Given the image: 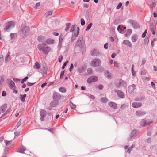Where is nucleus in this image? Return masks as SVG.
<instances>
[{
  "instance_id": "nucleus-1",
  "label": "nucleus",
  "mask_w": 157,
  "mask_h": 157,
  "mask_svg": "<svg viewBox=\"0 0 157 157\" xmlns=\"http://www.w3.org/2000/svg\"><path fill=\"white\" fill-rule=\"evenodd\" d=\"M37 47L39 50L42 51L46 54H47L50 52L51 49V48L47 46L45 43L39 44Z\"/></svg>"
},
{
  "instance_id": "nucleus-2",
  "label": "nucleus",
  "mask_w": 157,
  "mask_h": 157,
  "mask_svg": "<svg viewBox=\"0 0 157 157\" xmlns=\"http://www.w3.org/2000/svg\"><path fill=\"white\" fill-rule=\"evenodd\" d=\"M29 28L28 26H22L21 27L20 34L23 37H26L29 34Z\"/></svg>"
},
{
  "instance_id": "nucleus-3",
  "label": "nucleus",
  "mask_w": 157,
  "mask_h": 157,
  "mask_svg": "<svg viewBox=\"0 0 157 157\" xmlns=\"http://www.w3.org/2000/svg\"><path fill=\"white\" fill-rule=\"evenodd\" d=\"M15 26V23L12 21L7 22L5 25V31H10L11 29L13 28Z\"/></svg>"
},
{
  "instance_id": "nucleus-4",
  "label": "nucleus",
  "mask_w": 157,
  "mask_h": 157,
  "mask_svg": "<svg viewBox=\"0 0 157 157\" xmlns=\"http://www.w3.org/2000/svg\"><path fill=\"white\" fill-rule=\"evenodd\" d=\"M138 133V131L136 130H132L130 134L129 137L128 139V141L132 140L137 136Z\"/></svg>"
},
{
  "instance_id": "nucleus-5",
  "label": "nucleus",
  "mask_w": 157,
  "mask_h": 157,
  "mask_svg": "<svg viewBox=\"0 0 157 157\" xmlns=\"http://www.w3.org/2000/svg\"><path fill=\"white\" fill-rule=\"evenodd\" d=\"M101 63L100 60L98 59H94L91 62L90 65L93 67H98Z\"/></svg>"
},
{
  "instance_id": "nucleus-6",
  "label": "nucleus",
  "mask_w": 157,
  "mask_h": 157,
  "mask_svg": "<svg viewBox=\"0 0 157 157\" xmlns=\"http://www.w3.org/2000/svg\"><path fill=\"white\" fill-rule=\"evenodd\" d=\"M7 80L10 88L12 90H14L15 88V84L14 82L10 78H7Z\"/></svg>"
},
{
  "instance_id": "nucleus-7",
  "label": "nucleus",
  "mask_w": 157,
  "mask_h": 157,
  "mask_svg": "<svg viewBox=\"0 0 157 157\" xmlns=\"http://www.w3.org/2000/svg\"><path fill=\"white\" fill-rule=\"evenodd\" d=\"M40 120L41 121L44 120V117L47 115V112L44 109H41L40 111Z\"/></svg>"
},
{
  "instance_id": "nucleus-8",
  "label": "nucleus",
  "mask_w": 157,
  "mask_h": 157,
  "mask_svg": "<svg viewBox=\"0 0 157 157\" xmlns=\"http://www.w3.org/2000/svg\"><path fill=\"white\" fill-rule=\"evenodd\" d=\"M128 23L130 24L134 29H137L140 27L138 24L135 21L133 20H130L128 21Z\"/></svg>"
},
{
  "instance_id": "nucleus-9",
  "label": "nucleus",
  "mask_w": 157,
  "mask_h": 157,
  "mask_svg": "<svg viewBox=\"0 0 157 157\" xmlns=\"http://www.w3.org/2000/svg\"><path fill=\"white\" fill-rule=\"evenodd\" d=\"M114 91L117 93L118 96L121 98H123L125 97L124 94L121 91L118 90H114Z\"/></svg>"
},
{
  "instance_id": "nucleus-10",
  "label": "nucleus",
  "mask_w": 157,
  "mask_h": 157,
  "mask_svg": "<svg viewBox=\"0 0 157 157\" xmlns=\"http://www.w3.org/2000/svg\"><path fill=\"white\" fill-rule=\"evenodd\" d=\"M98 77L96 76H92L89 78L87 79V82L88 83H91L92 82H95L98 80Z\"/></svg>"
},
{
  "instance_id": "nucleus-11",
  "label": "nucleus",
  "mask_w": 157,
  "mask_h": 157,
  "mask_svg": "<svg viewBox=\"0 0 157 157\" xmlns=\"http://www.w3.org/2000/svg\"><path fill=\"white\" fill-rule=\"evenodd\" d=\"M53 98L54 99L59 100L61 99V96L59 93L55 92L53 94Z\"/></svg>"
},
{
  "instance_id": "nucleus-12",
  "label": "nucleus",
  "mask_w": 157,
  "mask_h": 157,
  "mask_svg": "<svg viewBox=\"0 0 157 157\" xmlns=\"http://www.w3.org/2000/svg\"><path fill=\"white\" fill-rule=\"evenodd\" d=\"M136 89V86L135 85L133 84L132 85H129L128 88V91L129 93H132Z\"/></svg>"
},
{
  "instance_id": "nucleus-13",
  "label": "nucleus",
  "mask_w": 157,
  "mask_h": 157,
  "mask_svg": "<svg viewBox=\"0 0 157 157\" xmlns=\"http://www.w3.org/2000/svg\"><path fill=\"white\" fill-rule=\"evenodd\" d=\"M126 83L125 82L122 80L119 81V84H117L116 85V86L117 87L119 88L122 86H125L126 85Z\"/></svg>"
},
{
  "instance_id": "nucleus-14",
  "label": "nucleus",
  "mask_w": 157,
  "mask_h": 157,
  "mask_svg": "<svg viewBox=\"0 0 157 157\" xmlns=\"http://www.w3.org/2000/svg\"><path fill=\"white\" fill-rule=\"evenodd\" d=\"M48 68L46 66H43L41 67L40 69V72L43 75L46 74L47 73Z\"/></svg>"
},
{
  "instance_id": "nucleus-15",
  "label": "nucleus",
  "mask_w": 157,
  "mask_h": 157,
  "mask_svg": "<svg viewBox=\"0 0 157 157\" xmlns=\"http://www.w3.org/2000/svg\"><path fill=\"white\" fill-rule=\"evenodd\" d=\"M122 44H124L131 48L132 47V44L131 42L127 40H124Z\"/></svg>"
},
{
  "instance_id": "nucleus-16",
  "label": "nucleus",
  "mask_w": 157,
  "mask_h": 157,
  "mask_svg": "<svg viewBox=\"0 0 157 157\" xmlns=\"http://www.w3.org/2000/svg\"><path fill=\"white\" fill-rule=\"evenodd\" d=\"M142 103L140 102H134L132 103V106L134 108H138L142 106Z\"/></svg>"
},
{
  "instance_id": "nucleus-17",
  "label": "nucleus",
  "mask_w": 157,
  "mask_h": 157,
  "mask_svg": "<svg viewBox=\"0 0 157 157\" xmlns=\"http://www.w3.org/2000/svg\"><path fill=\"white\" fill-rule=\"evenodd\" d=\"M91 54L92 56H96L99 55L100 52L99 50L94 49L92 52Z\"/></svg>"
},
{
  "instance_id": "nucleus-18",
  "label": "nucleus",
  "mask_w": 157,
  "mask_h": 157,
  "mask_svg": "<svg viewBox=\"0 0 157 157\" xmlns=\"http://www.w3.org/2000/svg\"><path fill=\"white\" fill-rule=\"evenodd\" d=\"M150 30L152 32L153 35H155V30L156 29V26L154 25H150Z\"/></svg>"
},
{
  "instance_id": "nucleus-19",
  "label": "nucleus",
  "mask_w": 157,
  "mask_h": 157,
  "mask_svg": "<svg viewBox=\"0 0 157 157\" xmlns=\"http://www.w3.org/2000/svg\"><path fill=\"white\" fill-rule=\"evenodd\" d=\"M146 113L145 111H137L136 113V115L138 116H141L143 115H145Z\"/></svg>"
},
{
  "instance_id": "nucleus-20",
  "label": "nucleus",
  "mask_w": 157,
  "mask_h": 157,
  "mask_svg": "<svg viewBox=\"0 0 157 157\" xmlns=\"http://www.w3.org/2000/svg\"><path fill=\"white\" fill-rule=\"evenodd\" d=\"M108 105L114 109H116L117 108V104L113 102H110L108 103Z\"/></svg>"
},
{
  "instance_id": "nucleus-21",
  "label": "nucleus",
  "mask_w": 157,
  "mask_h": 157,
  "mask_svg": "<svg viewBox=\"0 0 157 157\" xmlns=\"http://www.w3.org/2000/svg\"><path fill=\"white\" fill-rule=\"evenodd\" d=\"M7 107L6 104H5L0 107V112L4 113L6 110Z\"/></svg>"
},
{
  "instance_id": "nucleus-22",
  "label": "nucleus",
  "mask_w": 157,
  "mask_h": 157,
  "mask_svg": "<svg viewBox=\"0 0 157 157\" xmlns=\"http://www.w3.org/2000/svg\"><path fill=\"white\" fill-rule=\"evenodd\" d=\"M84 44V41H81L80 42H79L78 44H77V42L76 43L75 45V48H76L77 47H79L81 48H82V47L83 45Z\"/></svg>"
},
{
  "instance_id": "nucleus-23",
  "label": "nucleus",
  "mask_w": 157,
  "mask_h": 157,
  "mask_svg": "<svg viewBox=\"0 0 157 157\" xmlns=\"http://www.w3.org/2000/svg\"><path fill=\"white\" fill-rule=\"evenodd\" d=\"M25 150L26 148L25 147L22 145L21 147L19 148L18 152L19 153H24V151Z\"/></svg>"
},
{
  "instance_id": "nucleus-24",
  "label": "nucleus",
  "mask_w": 157,
  "mask_h": 157,
  "mask_svg": "<svg viewBox=\"0 0 157 157\" xmlns=\"http://www.w3.org/2000/svg\"><path fill=\"white\" fill-rule=\"evenodd\" d=\"M72 36H78L79 33V28L78 27L77 28V30L76 31L72 32Z\"/></svg>"
},
{
  "instance_id": "nucleus-25",
  "label": "nucleus",
  "mask_w": 157,
  "mask_h": 157,
  "mask_svg": "<svg viewBox=\"0 0 157 157\" xmlns=\"http://www.w3.org/2000/svg\"><path fill=\"white\" fill-rule=\"evenodd\" d=\"M149 124V123L147 124L146 121L144 119H142L140 123V125L142 126H145Z\"/></svg>"
},
{
  "instance_id": "nucleus-26",
  "label": "nucleus",
  "mask_w": 157,
  "mask_h": 157,
  "mask_svg": "<svg viewBox=\"0 0 157 157\" xmlns=\"http://www.w3.org/2000/svg\"><path fill=\"white\" fill-rule=\"evenodd\" d=\"M38 40L40 42H43L45 40V37L44 36H39L38 38Z\"/></svg>"
},
{
  "instance_id": "nucleus-27",
  "label": "nucleus",
  "mask_w": 157,
  "mask_h": 157,
  "mask_svg": "<svg viewBox=\"0 0 157 157\" xmlns=\"http://www.w3.org/2000/svg\"><path fill=\"white\" fill-rule=\"evenodd\" d=\"M105 76L108 78H110L111 77V76L109 74V71L108 70L104 72Z\"/></svg>"
},
{
  "instance_id": "nucleus-28",
  "label": "nucleus",
  "mask_w": 157,
  "mask_h": 157,
  "mask_svg": "<svg viewBox=\"0 0 157 157\" xmlns=\"http://www.w3.org/2000/svg\"><path fill=\"white\" fill-rule=\"evenodd\" d=\"M137 35L135 34L132 35L131 37L132 41L133 42H136L137 40Z\"/></svg>"
},
{
  "instance_id": "nucleus-29",
  "label": "nucleus",
  "mask_w": 157,
  "mask_h": 157,
  "mask_svg": "<svg viewBox=\"0 0 157 157\" xmlns=\"http://www.w3.org/2000/svg\"><path fill=\"white\" fill-rule=\"evenodd\" d=\"M26 96L27 95L26 94H25L24 95L21 94L20 95V98L22 102H24L25 101V97H26Z\"/></svg>"
},
{
  "instance_id": "nucleus-30",
  "label": "nucleus",
  "mask_w": 157,
  "mask_h": 157,
  "mask_svg": "<svg viewBox=\"0 0 157 157\" xmlns=\"http://www.w3.org/2000/svg\"><path fill=\"white\" fill-rule=\"evenodd\" d=\"M54 42V41L53 39L50 38L48 39L46 41V42L48 44H53Z\"/></svg>"
},
{
  "instance_id": "nucleus-31",
  "label": "nucleus",
  "mask_w": 157,
  "mask_h": 157,
  "mask_svg": "<svg viewBox=\"0 0 157 157\" xmlns=\"http://www.w3.org/2000/svg\"><path fill=\"white\" fill-rule=\"evenodd\" d=\"M33 67L35 69H39L40 68V65L39 63L37 62H36L33 66Z\"/></svg>"
},
{
  "instance_id": "nucleus-32",
  "label": "nucleus",
  "mask_w": 157,
  "mask_h": 157,
  "mask_svg": "<svg viewBox=\"0 0 157 157\" xmlns=\"http://www.w3.org/2000/svg\"><path fill=\"white\" fill-rule=\"evenodd\" d=\"M108 99L106 97H102L101 98V101L103 103H106L108 101Z\"/></svg>"
},
{
  "instance_id": "nucleus-33",
  "label": "nucleus",
  "mask_w": 157,
  "mask_h": 157,
  "mask_svg": "<svg viewBox=\"0 0 157 157\" xmlns=\"http://www.w3.org/2000/svg\"><path fill=\"white\" fill-rule=\"evenodd\" d=\"M135 146V144H133L132 146L129 147L128 150H127V152L130 153L132 149Z\"/></svg>"
},
{
  "instance_id": "nucleus-34",
  "label": "nucleus",
  "mask_w": 157,
  "mask_h": 157,
  "mask_svg": "<svg viewBox=\"0 0 157 157\" xmlns=\"http://www.w3.org/2000/svg\"><path fill=\"white\" fill-rule=\"evenodd\" d=\"M59 90L62 93H65L66 91V89L63 87H61L59 88Z\"/></svg>"
},
{
  "instance_id": "nucleus-35",
  "label": "nucleus",
  "mask_w": 157,
  "mask_h": 157,
  "mask_svg": "<svg viewBox=\"0 0 157 157\" xmlns=\"http://www.w3.org/2000/svg\"><path fill=\"white\" fill-rule=\"evenodd\" d=\"M81 41H84L83 40V36L82 35L80 36H79L78 38L77 41V44H78L79 42H80Z\"/></svg>"
},
{
  "instance_id": "nucleus-36",
  "label": "nucleus",
  "mask_w": 157,
  "mask_h": 157,
  "mask_svg": "<svg viewBox=\"0 0 157 157\" xmlns=\"http://www.w3.org/2000/svg\"><path fill=\"white\" fill-rule=\"evenodd\" d=\"M70 105L72 109H75L76 108V106L75 105L73 104L72 102H70Z\"/></svg>"
},
{
  "instance_id": "nucleus-37",
  "label": "nucleus",
  "mask_w": 157,
  "mask_h": 157,
  "mask_svg": "<svg viewBox=\"0 0 157 157\" xmlns=\"http://www.w3.org/2000/svg\"><path fill=\"white\" fill-rule=\"evenodd\" d=\"M75 29L76 28H75V25H72L71 28L70 32H73L76 31V30Z\"/></svg>"
},
{
  "instance_id": "nucleus-38",
  "label": "nucleus",
  "mask_w": 157,
  "mask_h": 157,
  "mask_svg": "<svg viewBox=\"0 0 157 157\" xmlns=\"http://www.w3.org/2000/svg\"><path fill=\"white\" fill-rule=\"evenodd\" d=\"M93 25V24L92 23H90L87 26L86 29V31H88L91 27V26H92Z\"/></svg>"
},
{
  "instance_id": "nucleus-39",
  "label": "nucleus",
  "mask_w": 157,
  "mask_h": 157,
  "mask_svg": "<svg viewBox=\"0 0 157 157\" xmlns=\"http://www.w3.org/2000/svg\"><path fill=\"white\" fill-rule=\"evenodd\" d=\"M71 25V24L70 23H68L66 24V27L65 29V30L66 32H67L68 30V29H69Z\"/></svg>"
},
{
  "instance_id": "nucleus-40",
  "label": "nucleus",
  "mask_w": 157,
  "mask_h": 157,
  "mask_svg": "<svg viewBox=\"0 0 157 157\" xmlns=\"http://www.w3.org/2000/svg\"><path fill=\"white\" fill-rule=\"evenodd\" d=\"M128 105V103H125L121 105V108L122 109H125L126 108Z\"/></svg>"
},
{
  "instance_id": "nucleus-41",
  "label": "nucleus",
  "mask_w": 157,
  "mask_h": 157,
  "mask_svg": "<svg viewBox=\"0 0 157 157\" xmlns=\"http://www.w3.org/2000/svg\"><path fill=\"white\" fill-rule=\"evenodd\" d=\"M50 105L52 107H55L56 105V101H52L50 104Z\"/></svg>"
},
{
  "instance_id": "nucleus-42",
  "label": "nucleus",
  "mask_w": 157,
  "mask_h": 157,
  "mask_svg": "<svg viewBox=\"0 0 157 157\" xmlns=\"http://www.w3.org/2000/svg\"><path fill=\"white\" fill-rule=\"evenodd\" d=\"M149 38L146 37L144 40V44L145 45H147L149 41Z\"/></svg>"
},
{
  "instance_id": "nucleus-43",
  "label": "nucleus",
  "mask_w": 157,
  "mask_h": 157,
  "mask_svg": "<svg viewBox=\"0 0 157 157\" xmlns=\"http://www.w3.org/2000/svg\"><path fill=\"white\" fill-rule=\"evenodd\" d=\"M87 71L89 74H91L92 73L93 70L91 68H88L87 69Z\"/></svg>"
},
{
  "instance_id": "nucleus-44",
  "label": "nucleus",
  "mask_w": 157,
  "mask_h": 157,
  "mask_svg": "<svg viewBox=\"0 0 157 157\" xmlns=\"http://www.w3.org/2000/svg\"><path fill=\"white\" fill-rule=\"evenodd\" d=\"M134 65H132V75H134V74H135V71L134 69Z\"/></svg>"
},
{
  "instance_id": "nucleus-45",
  "label": "nucleus",
  "mask_w": 157,
  "mask_h": 157,
  "mask_svg": "<svg viewBox=\"0 0 157 157\" xmlns=\"http://www.w3.org/2000/svg\"><path fill=\"white\" fill-rule=\"evenodd\" d=\"M85 23V20L84 19L81 18V24L82 26H83Z\"/></svg>"
},
{
  "instance_id": "nucleus-46",
  "label": "nucleus",
  "mask_w": 157,
  "mask_h": 157,
  "mask_svg": "<svg viewBox=\"0 0 157 157\" xmlns=\"http://www.w3.org/2000/svg\"><path fill=\"white\" fill-rule=\"evenodd\" d=\"M28 78V77L27 76L25 77V78H23L21 81V83L22 84H23L24 82H25Z\"/></svg>"
},
{
  "instance_id": "nucleus-47",
  "label": "nucleus",
  "mask_w": 157,
  "mask_h": 157,
  "mask_svg": "<svg viewBox=\"0 0 157 157\" xmlns=\"http://www.w3.org/2000/svg\"><path fill=\"white\" fill-rule=\"evenodd\" d=\"M21 119H20L19 121L17 123L16 126V128H17L18 127H19V126L21 125Z\"/></svg>"
},
{
  "instance_id": "nucleus-48",
  "label": "nucleus",
  "mask_w": 157,
  "mask_h": 157,
  "mask_svg": "<svg viewBox=\"0 0 157 157\" xmlns=\"http://www.w3.org/2000/svg\"><path fill=\"white\" fill-rule=\"evenodd\" d=\"M68 63V61H66L64 63L63 66L62 67V69H63L65 68V66H66V65Z\"/></svg>"
},
{
  "instance_id": "nucleus-49",
  "label": "nucleus",
  "mask_w": 157,
  "mask_h": 157,
  "mask_svg": "<svg viewBox=\"0 0 157 157\" xmlns=\"http://www.w3.org/2000/svg\"><path fill=\"white\" fill-rule=\"evenodd\" d=\"M84 69L82 67L78 68V71L80 73H82Z\"/></svg>"
},
{
  "instance_id": "nucleus-50",
  "label": "nucleus",
  "mask_w": 157,
  "mask_h": 157,
  "mask_svg": "<svg viewBox=\"0 0 157 157\" xmlns=\"http://www.w3.org/2000/svg\"><path fill=\"white\" fill-rule=\"evenodd\" d=\"M64 74V71H62L61 73H60V78L61 79H62L63 77V76Z\"/></svg>"
},
{
  "instance_id": "nucleus-51",
  "label": "nucleus",
  "mask_w": 157,
  "mask_h": 157,
  "mask_svg": "<svg viewBox=\"0 0 157 157\" xmlns=\"http://www.w3.org/2000/svg\"><path fill=\"white\" fill-rule=\"evenodd\" d=\"M147 30H146L143 33L142 35V38H144L146 36V34L147 33Z\"/></svg>"
},
{
  "instance_id": "nucleus-52",
  "label": "nucleus",
  "mask_w": 157,
  "mask_h": 157,
  "mask_svg": "<svg viewBox=\"0 0 157 157\" xmlns=\"http://www.w3.org/2000/svg\"><path fill=\"white\" fill-rule=\"evenodd\" d=\"M77 36H74L72 35V37H71V42H73L74 40H75L76 37H77Z\"/></svg>"
},
{
  "instance_id": "nucleus-53",
  "label": "nucleus",
  "mask_w": 157,
  "mask_h": 157,
  "mask_svg": "<svg viewBox=\"0 0 157 157\" xmlns=\"http://www.w3.org/2000/svg\"><path fill=\"white\" fill-rule=\"evenodd\" d=\"M122 6V3L121 2L119 3V4L118 5V6L117 7L116 9H120Z\"/></svg>"
},
{
  "instance_id": "nucleus-54",
  "label": "nucleus",
  "mask_w": 157,
  "mask_h": 157,
  "mask_svg": "<svg viewBox=\"0 0 157 157\" xmlns=\"http://www.w3.org/2000/svg\"><path fill=\"white\" fill-rule=\"evenodd\" d=\"M114 66L115 67H117V68L119 67L118 63V62H117L114 61Z\"/></svg>"
},
{
  "instance_id": "nucleus-55",
  "label": "nucleus",
  "mask_w": 157,
  "mask_h": 157,
  "mask_svg": "<svg viewBox=\"0 0 157 157\" xmlns=\"http://www.w3.org/2000/svg\"><path fill=\"white\" fill-rule=\"evenodd\" d=\"M14 34L11 33L10 35V36L11 37V39H13L15 38V35Z\"/></svg>"
},
{
  "instance_id": "nucleus-56",
  "label": "nucleus",
  "mask_w": 157,
  "mask_h": 157,
  "mask_svg": "<svg viewBox=\"0 0 157 157\" xmlns=\"http://www.w3.org/2000/svg\"><path fill=\"white\" fill-rule=\"evenodd\" d=\"M74 67V65L72 63L71 64L70 68H69V71L70 72L71 71L72 69Z\"/></svg>"
},
{
  "instance_id": "nucleus-57",
  "label": "nucleus",
  "mask_w": 157,
  "mask_h": 157,
  "mask_svg": "<svg viewBox=\"0 0 157 157\" xmlns=\"http://www.w3.org/2000/svg\"><path fill=\"white\" fill-rule=\"evenodd\" d=\"M117 30L119 32L120 31H123V30L122 29V28L121 27L120 25H119V26H118L117 28Z\"/></svg>"
},
{
  "instance_id": "nucleus-58",
  "label": "nucleus",
  "mask_w": 157,
  "mask_h": 157,
  "mask_svg": "<svg viewBox=\"0 0 157 157\" xmlns=\"http://www.w3.org/2000/svg\"><path fill=\"white\" fill-rule=\"evenodd\" d=\"M98 87L99 89L101 90L103 89V86L102 85H99L98 86Z\"/></svg>"
},
{
  "instance_id": "nucleus-59",
  "label": "nucleus",
  "mask_w": 157,
  "mask_h": 157,
  "mask_svg": "<svg viewBox=\"0 0 157 157\" xmlns=\"http://www.w3.org/2000/svg\"><path fill=\"white\" fill-rule=\"evenodd\" d=\"M52 14V13L51 11H49L47 13L46 15V17H47L48 16L51 15Z\"/></svg>"
},
{
  "instance_id": "nucleus-60",
  "label": "nucleus",
  "mask_w": 157,
  "mask_h": 157,
  "mask_svg": "<svg viewBox=\"0 0 157 157\" xmlns=\"http://www.w3.org/2000/svg\"><path fill=\"white\" fill-rule=\"evenodd\" d=\"M155 5L156 3L155 2L153 3L151 5V7L152 8H154L155 7Z\"/></svg>"
},
{
  "instance_id": "nucleus-61",
  "label": "nucleus",
  "mask_w": 157,
  "mask_h": 157,
  "mask_svg": "<svg viewBox=\"0 0 157 157\" xmlns=\"http://www.w3.org/2000/svg\"><path fill=\"white\" fill-rule=\"evenodd\" d=\"M146 74V71L145 70H143L141 71V74L143 75H145Z\"/></svg>"
},
{
  "instance_id": "nucleus-62",
  "label": "nucleus",
  "mask_w": 157,
  "mask_h": 157,
  "mask_svg": "<svg viewBox=\"0 0 157 157\" xmlns=\"http://www.w3.org/2000/svg\"><path fill=\"white\" fill-rule=\"evenodd\" d=\"M15 136L17 137L19 135V132H14Z\"/></svg>"
},
{
  "instance_id": "nucleus-63",
  "label": "nucleus",
  "mask_w": 157,
  "mask_h": 157,
  "mask_svg": "<svg viewBox=\"0 0 157 157\" xmlns=\"http://www.w3.org/2000/svg\"><path fill=\"white\" fill-rule=\"evenodd\" d=\"M62 59H63L62 56H60L58 59V61H59V63L61 62H62Z\"/></svg>"
},
{
  "instance_id": "nucleus-64",
  "label": "nucleus",
  "mask_w": 157,
  "mask_h": 157,
  "mask_svg": "<svg viewBox=\"0 0 157 157\" xmlns=\"http://www.w3.org/2000/svg\"><path fill=\"white\" fill-rule=\"evenodd\" d=\"M109 40L111 42H113L114 41V39L113 37H110L109 38Z\"/></svg>"
}]
</instances>
